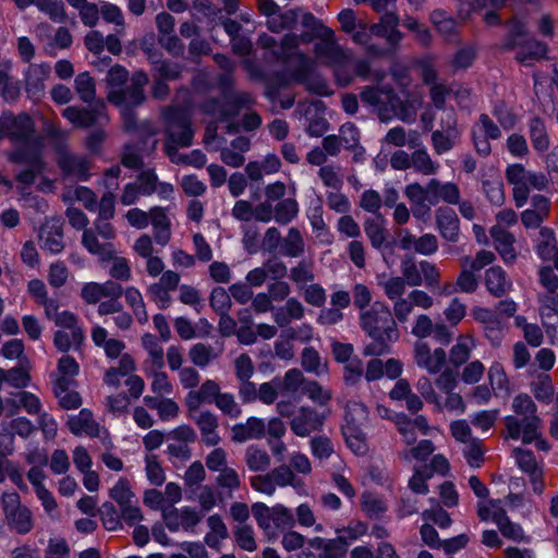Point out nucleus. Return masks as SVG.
<instances>
[{
	"label": "nucleus",
	"mask_w": 558,
	"mask_h": 558,
	"mask_svg": "<svg viewBox=\"0 0 558 558\" xmlns=\"http://www.w3.org/2000/svg\"><path fill=\"white\" fill-rule=\"evenodd\" d=\"M33 121L27 114L13 117L4 113L0 117V138L9 137L15 146L10 159L28 166V169L17 175L19 181L25 184L32 183L36 173L43 170L41 143L33 135Z\"/></svg>",
	"instance_id": "obj_1"
},
{
	"label": "nucleus",
	"mask_w": 558,
	"mask_h": 558,
	"mask_svg": "<svg viewBox=\"0 0 558 558\" xmlns=\"http://www.w3.org/2000/svg\"><path fill=\"white\" fill-rule=\"evenodd\" d=\"M317 40L314 44V65L322 64L330 66L339 85L345 86L353 80V75L361 77H372L380 81L379 73L371 74L369 63L367 61H352L349 50L341 47L331 28L322 26L317 29Z\"/></svg>",
	"instance_id": "obj_2"
},
{
	"label": "nucleus",
	"mask_w": 558,
	"mask_h": 558,
	"mask_svg": "<svg viewBox=\"0 0 558 558\" xmlns=\"http://www.w3.org/2000/svg\"><path fill=\"white\" fill-rule=\"evenodd\" d=\"M392 78L400 86V94L396 95L391 89L367 87L361 93V99L373 107L381 120L398 118L404 122H413L416 111L422 105V96L411 94L405 89L410 78L404 70H392Z\"/></svg>",
	"instance_id": "obj_3"
},
{
	"label": "nucleus",
	"mask_w": 558,
	"mask_h": 558,
	"mask_svg": "<svg viewBox=\"0 0 558 558\" xmlns=\"http://www.w3.org/2000/svg\"><path fill=\"white\" fill-rule=\"evenodd\" d=\"M312 40L313 37L310 33L288 34L281 41V54L292 81L302 83L306 89L319 96H328L331 94L328 84L315 73L312 59L299 49L300 45L308 44Z\"/></svg>",
	"instance_id": "obj_4"
},
{
	"label": "nucleus",
	"mask_w": 558,
	"mask_h": 558,
	"mask_svg": "<svg viewBox=\"0 0 558 558\" xmlns=\"http://www.w3.org/2000/svg\"><path fill=\"white\" fill-rule=\"evenodd\" d=\"M512 410L515 415L505 416V439L521 440L526 445L535 442L538 450L548 451L550 446L543 438L542 418L532 398L524 393L515 396Z\"/></svg>",
	"instance_id": "obj_5"
},
{
	"label": "nucleus",
	"mask_w": 558,
	"mask_h": 558,
	"mask_svg": "<svg viewBox=\"0 0 558 558\" xmlns=\"http://www.w3.org/2000/svg\"><path fill=\"white\" fill-rule=\"evenodd\" d=\"M360 322L363 330L374 341L365 348L367 355H380L387 352L391 343L399 339L397 322L389 306L384 302L376 301L367 311L360 312Z\"/></svg>",
	"instance_id": "obj_6"
},
{
	"label": "nucleus",
	"mask_w": 558,
	"mask_h": 558,
	"mask_svg": "<svg viewBox=\"0 0 558 558\" xmlns=\"http://www.w3.org/2000/svg\"><path fill=\"white\" fill-rule=\"evenodd\" d=\"M165 119L167 121L168 140L165 145L166 153L173 162H186L195 168H202L206 163L205 155L199 150H193L184 159L177 156L178 146L186 147L192 145L193 130L186 113L179 109L167 111Z\"/></svg>",
	"instance_id": "obj_7"
},
{
	"label": "nucleus",
	"mask_w": 558,
	"mask_h": 558,
	"mask_svg": "<svg viewBox=\"0 0 558 558\" xmlns=\"http://www.w3.org/2000/svg\"><path fill=\"white\" fill-rule=\"evenodd\" d=\"M508 182L513 186V198L518 207L525 205L531 191L544 190L547 179L543 173L526 170L522 165H510L506 171Z\"/></svg>",
	"instance_id": "obj_8"
},
{
	"label": "nucleus",
	"mask_w": 558,
	"mask_h": 558,
	"mask_svg": "<svg viewBox=\"0 0 558 558\" xmlns=\"http://www.w3.org/2000/svg\"><path fill=\"white\" fill-rule=\"evenodd\" d=\"M399 17L395 12H386L381 15L379 23L367 25L360 21L357 28L350 33L354 43L366 45L372 35L385 38L390 45H397L402 39V34L398 29Z\"/></svg>",
	"instance_id": "obj_9"
},
{
	"label": "nucleus",
	"mask_w": 558,
	"mask_h": 558,
	"mask_svg": "<svg viewBox=\"0 0 558 558\" xmlns=\"http://www.w3.org/2000/svg\"><path fill=\"white\" fill-rule=\"evenodd\" d=\"M477 514L482 521H490L497 524L499 531L505 537L514 541L523 537V531L520 525L509 521L499 499L480 501L477 505Z\"/></svg>",
	"instance_id": "obj_10"
},
{
	"label": "nucleus",
	"mask_w": 558,
	"mask_h": 558,
	"mask_svg": "<svg viewBox=\"0 0 558 558\" xmlns=\"http://www.w3.org/2000/svg\"><path fill=\"white\" fill-rule=\"evenodd\" d=\"M413 361L427 374L440 375L446 371L448 353L440 347H432L425 340H416L413 345Z\"/></svg>",
	"instance_id": "obj_11"
},
{
	"label": "nucleus",
	"mask_w": 558,
	"mask_h": 558,
	"mask_svg": "<svg viewBox=\"0 0 558 558\" xmlns=\"http://www.w3.org/2000/svg\"><path fill=\"white\" fill-rule=\"evenodd\" d=\"M2 508L8 525L20 534L33 529L32 511L21 504L20 496L14 492L2 494Z\"/></svg>",
	"instance_id": "obj_12"
},
{
	"label": "nucleus",
	"mask_w": 558,
	"mask_h": 558,
	"mask_svg": "<svg viewBox=\"0 0 558 558\" xmlns=\"http://www.w3.org/2000/svg\"><path fill=\"white\" fill-rule=\"evenodd\" d=\"M525 34L524 26H513L508 46L518 49L515 58L521 64L532 65L534 62L546 58L547 46L535 39L524 40Z\"/></svg>",
	"instance_id": "obj_13"
},
{
	"label": "nucleus",
	"mask_w": 558,
	"mask_h": 558,
	"mask_svg": "<svg viewBox=\"0 0 558 558\" xmlns=\"http://www.w3.org/2000/svg\"><path fill=\"white\" fill-rule=\"evenodd\" d=\"M436 388L445 395V399L440 397V404H434L438 410H445L454 414L465 412V403L460 393L456 392L458 385L457 376L450 369L445 371L435 379Z\"/></svg>",
	"instance_id": "obj_14"
},
{
	"label": "nucleus",
	"mask_w": 558,
	"mask_h": 558,
	"mask_svg": "<svg viewBox=\"0 0 558 558\" xmlns=\"http://www.w3.org/2000/svg\"><path fill=\"white\" fill-rule=\"evenodd\" d=\"M252 102L253 98L251 95L241 93L227 99L223 104L218 101L208 104L206 106V111L217 117L220 122H226V128L229 130V132H233L236 131L238 128H235L233 123L229 121V118L236 114L241 107L250 106Z\"/></svg>",
	"instance_id": "obj_15"
},
{
	"label": "nucleus",
	"mask_w": 558,
	"mask_h": 558,
	"mask_svg": "<svg viewBox=\"0 0 558 558\" xmlns=\"http://www.w3.org/2000/svg\"><path fill=\"white\" fill-rule=\"evenodd\" d=\"M513 454L519 469L529 476L533 493L542 495L545 488L542 464L536 461L530 450L517 448L513 450Z\"/></svg>",
	"instance_id": "obj_16"
},
{
	"label": "nucleus",
	"mask_w": 558,
	"mask_h": 558,
	"mask_svg": "<svg viewBox=\"0 0 558 558\" xmlns=\"http://www.w3.org/2000/svg\"><path fill=\"white\" fill-rule=\"evenodd\" d=\"M62 116L75 128H88L107 120L104 102H96L90 109L71 106L63 110Z\"/></svg>",
	"instance_id": "obj_17"
},
{
	"label": "nucleus",
	"mask_w": 558,
	"mask_h": 558,
	"mask_svg": "<svg viewBox=\"0 0 558 558\" xmlns=\"http://www.w3.org/2000/svg\"><path fill=\"white\" fill-rule=\"evenodd\" d=\"M474 146L478 154L487 156L490 153L489 140H497L501 133L487 114H482L472 129Z\"/></svg>",
	"instance_id": "obj_18"
},
{
	"label": "nucleus",
	"mask_w": 558,
	"mask_h": 558,
	"mask_svg": "<svg viewBox=\"0 0 558 558\" xmlns=\"http://www.w3.org/2000/svg\"><path fill=\"white\" fill-rule=\"evenodd\" d=\"M442 116L441 125L446 131H436L432 136L434 149L439 155L449 151L459 135L458 131L453 128L456 124L454 112L451 109H444Z\"/></svg>",
	"instance_id": "obj_19"
},
{
	"label": "nucleus",
	"mask_w": 558,
	"mask_h": 558,
	"mask_svg": "<svg viewBox=\"0 0 558 558\" xmlns=\"http://www.w3.org/2000/svg\"><path fill=\"white\" fill-rule=\"evenodd\" d=\"M163 522L171 532L191 530L199 522L198 512L191 507L171 508L163 511Z\"/></svg>",
	"instance_id": "obj_20"
},
{
	"label": "nucleus",
	"mask_w": 558,
	"mask_h": 558,
	"mask_svg": "<svg viewBox=\"0 0 558 558\" xmlns=\"http://www.w3.org/2000/svg\"><path fill=\"white\" fill-rule=\"evenodd\" d=\"M324 415L310 408H301L292 417L290 427L299 437H306L311 433L320 428L324 422Z\"/></svg>",
	"instance_id": "obj_21"
},
{
	"label": "nucleus",
	"mask_w": 558,
	"mask_h": 558,
	"mask_svg": "<svg viewBox=\"0 0 558 558\" xmlns=\"http://www.w3.org/2000/svg\"><path fill=\"white\" fill-rule=\"evenodd\" d=\"M66 424L75 436L101 437L102 429L88 409H83L77 414L70 415Z\"/></svg>",
	"instance_id": "obj_22"
},
{
	"label": "nucleus",
	"mask_w": 558,
	"mask_h": 558,
	"mask_svg": "<svg viewBox=\"0 0 558 558\" xmlns=\"http://www.w3.org/2000/svg\"><path fill=\"white\" fill-rule=\"evenodd\" d=\"M393 422L408 445H412L416 440V430L423 435H428L432 429L426 418L422 415L411 420L405 414L399 413L395 415Z\"/></svg>",
	"instance_id": "obj_23"
},
{
	"label": "nucleus",
	"mask_w": 558,
	"mask_h": 558,
	"mask_svg": "<svg viewBox=\"0 0 558 558\" xmlns=\"http://www.w3.org/2000/svg\"><path fill=\"white\" fill-rule=\"evenodd\" d=\"M471 314L476 322L484 325L487 339L494 345H498L502 338V325L498 315L493 310L482 306L473 307Z\"/></svg>",
	"instance_id": "obj_24"
},
{
	"label": "nucleus",
	"mask_w": 558,
	"mask_h": 558,
	"mask_svg": "<svg viewBox=\"0 0 558 558\" xmlns=\"http://www.w3.org/2000/svg\"><path fill=\"white\" fill-rule=\"evenodd\" d=\"M490 236L494 241L495 250L498 252L504 263L513 264L518 256L513 234L500 228V226H494L490 229Z\"/></svg>",
	"instance_id": "obj_25"
},
{
	"label": "nucleus",
	"mask_w": 558,
	"mask_h": 558,
	"mask_svg": "<svg viewBox=\"0 0 558 558\" xmlns=\"http://www.w3.org/2000/svg\"><path fill=\"white\" fill-rule=\"evenodd\" d=\"M122 288L120 284L108 280L104 283L87 282L81 291L82 299L88 304H96L106 296H121Z\"/></svg>",
	"instance_id": "obj_26"
},
{
	"label": "nucleus",
	"mask_w": 558,
	"mask_h": 558,
	"mask_svg": "<svg viewBox=\"0 0 558 558\" xmlns=\"http://www.w3.org/2000/svg\"><path fill=\"white\" fill-rule=\"evenodd\" d=\"M231 430V438L235 442L259 439L266 434V421L260 417L251 416L244 423L235 424Z\"/></svg>",
	"instance_id": "obj_27"
},
{
	"label": "nucleus",
	"mask_w": 558,
	"mask_h": 558,
	"mask_svg": "<svg viewBox=\"0 0 558 558\" xmlns=\"http://www.w3.org/2000/svg\"><path fill=\"white\" fill-rule=\"evenodd\" d=\"M128 80V71L121 65L112 66L107 75V84L109 87L108 99L120 109L124 107L125 89L122 85Z\"/></svg>",
	"instance_id": "obj_28"
},
{
	"label": "nucleus",
	"mask_w": 558,
	"mask_h": 558,
	"mask_svg": "<svg viewBox=\"0 0 558 558\" xmlns=\"http://www.w3.org/2000/svg\"><path fill=\"white\" fill-rule=\"evenodd\" d=\"M50 66L45 63L31 64L25 72L26 90L31 97L37 98L45 90V82L49 77Z\"/></svg>",
	"instance_id": "obj_29"
},
{
	"label": "nucleus",
	"mask_w": 558,
	"mask_h": 558,
	"mask_svg": "<svg viewBox=\"0 0 558 558\" xmlns=\"http://www.w3.org/2000/svg\"><path fill=\"white\" fill-rule=\"evenodd\" d=\"M434 331H436L437 337L442 342H448L450 339V333L448 332L446 326L437 325L435 326L432 318L426 314L418 315L411 329V333L417 338V340H424L429 337Z\"/></svg>",
	"instance_id": "obj_30"
},
{
	"label": "nucleus",
	"mask_w": 558,
	"mask_h": 558,
	"mask_svg": "<svg viewBox=\"0 0 558 558\" xmlns=\"http://www.w3.org/2000/svg\"><path fill=\"white\" fill-rule=\"evenodd\" d=\"M485 287L488 292L500 298L512 289V281L500 266H493L485 272Z\"/></svg>",
	"instance_id": "obj_31"
},
{
	"label": "nucleus",
	"mask_w": 558,
	"mask_h": 558,
	"mask_svg": "<svg viewBox=\"0 0 558 558\" xmlns=\"http://www.w3.org/2000/svg\"><path fill=\"white\" fill-rule=\"evenodd\" d=\"M148 77L143 72H136L132 76V84L125 89L124 107L121 113L124 118L131 117V108L144 100L143 87L147 84Z\"/></svg>",
	"instance_id": "obj_32"
},
{
	"label": "nucleus",
	"mask_w": 558,
	"mask_h": 558,
	"mask_svg": "<svg viewBox=\"0 0 558 558\" xmlns=\"http://www.w3.org/2000/svg\"><path fill=\"white\" fill-rule=\"evenodd\" d=\"M39 241L43 248L52 254H58L63 250L61 227L56 221H47L39 230Z\"/></svg>",
	"instance_id": "obj_33"
},
{
	"label": "nucleus",
	"mask_w": 558,
	"mask_h": 558,
	"mask_svg": "<svg viewBox=\"0 0 558 558\" xmlns=\"http://www.w3.org/2000/svg\"><path fill=\"white\" fill-rule=\"evenodd\" d=\"M347 535H338L336 539L315 537L310 541L312 547L323 550L322 558H342L348 550Z\"/></svg>",
	"instance_id": "obj_34"
},
{
	"label": "nucleus",
	"mask_w": 558,
	"mask_h": 558,
	"mask_svg": "<svg viewBox=\"0 0 558 558\" xmlns=\"http://www.w3.org/2000/svg\"><path fill=\"white\" fill-rule=\"evenodd\" d=\"M149 222L154 228L155 240L159 245H166L170 238V219L167 215V210L161 207H154L150 209Z\"/></svg>",
	"instance_id": "obj_35"
},
{
	"label": "nucleus",
	"mask_w": 558,
	"mask_h": 558,
	"mask_svg": "<svg viewBox=\"0 0 558 558\" xmlns=\"http://www.w3.org/2000/svg\"><path fill=\"white\" fill-rule=\"evenodd\" d=\"M142 344L148 354L144 362V371L149 368L161 369L165 365V353L156 337L151 333H144Z\"/></svg>",
	"instance_id": "obj_36"
},
{
	"label": "nucleus",
	"mask_w": 558,
	"mask_h": 558,
	"mask_svg": "<svg viewBox=\"0 0 558 558\" xmlns=\"http://www.w3.org/2000/svg\"><path fill=\"white\" fill-rule=\"evenodd\" d=\"M83 246L100 260H109L116 254V248L111 242H100L93 230H85L82 236Z\"/></svg>",
	"instance_id": "obj_37"
},
{
	"label": "nucleus",
	"mask_w": 558,
	"mask_h": 558,
	"mask_svg": "<svg viewBox=\"0 0 558 558\" xmlns=\"http://www.w3.org/2000/svg\"><path fill=\"white\" fill-rule=\"evenodd\" d=\"M539 315L546 332L553 344H558V337L555 335L557 328L549 320L558 315V300L554 295H544L539 298Z\"/></svg>",
	"instance_id": "obj_38"
},
{
	"label": "nucleus",
	"mask_w": 558,
	"mask_h": 558,
	"mask_svg": "<svg viewBox=\"0 0 558 558\" xmlns=\"http://www.w3.org/2000/svg\"><path fill=\"white\" fill-rule=\"evenodd\" d=\"M437 223L441 235L450 241H458L459 219L456 213L450 208H439L437 210Z\"/></svg>",
	"instance_id": "obj_39"
},
{
	"label": "nucleus",
	"mask_w": 558,
	"mask_h": 558,
	"mask_svg": "<svg viewBox=\"0 0 558 558\" xmlns=\"http://www.w3.org/2000/svg\"><path fill=\"white\" fill-rule=\"evenodd\" d=\"M62 171L66 175H71L81 180L88 178L89 165L83 157L73 156L70 154H62L58 160Z\"/></svg>",
	"instance_id": "obj_40"
},
{
	"label": "nucleus",
	"mask_w": 558,
	"mask_h": 558,
	"mask_svg": "<svg viewBox=\"0 0 558 558\" xmlns=\"http://www.w3.org/2000/svg\"><path fill=\"white\" fill-rule=\"evenodd\" d=\"M259 9L268 16L267 24L274 32H280L283 28H288L294 20L292 13L277 15V5L271 0H259Z\"/></svg>",
	"instance_id": "obj_41"
},
{
	"label": "nucleus",
	"mask_w": 558,
	"mask_h": 558,
	"mask_svg": "<svg viewBox=\"0 0 558 558\" xmlns=\"http://www.w3.org/2000/svg\"><path fill=\"white\" fill-rule=\"evenodd\" d=\"M404 195L412 205V211L415 218H427V207L425 203L426 185L420 183H411L405 186Z\"/></svg>",
	"instance_id": "obj_42"
},
{
	"label": "nucleus",
	"mask_w": 558,
	"mask_h": 558,
	"mask_svg": "<svg viewBox=\"0 0 558 558\" xmlns=\"http://www.w3.org/2000/svg\"><path fill=\"white\" fill-rule=\"evenodd\" d=\"M474 348L475 340L472 336H459L449 351L450 363L456 367L463 365L470 359Z\"/></svg>",
	"instance_id": "obj_43"
},
{
	"label": "nucleus",
	"mask_w": 558,
	"mask_h": 558,
	"mask_svg": "<svg viewBox=\"0 0 558 558\" xmlns=\"http://www.w3.org/2000/svg\"><path fill=\"white\" fill-rule=\"evenodd\" d=\"M196 424L201 430L202 439L207 446L219 444L220 436L217 433L218 420L216 415L209 412H202L196 418Z\"/></svg>",
	"instance_id": "obj_44"
},
{
	"label": "nucleus",
	"mask_w": 558,
	"mask_h": 558,
	"mask_svg": "<svg viewBox=\"0 0 558 558\" xmlns=\"http://www.w3.org/2000/svg\"><path fill=\"white\" fill-rule=\"evenodd\" d=\"M342 433L349 449L356 456L368 452V444L362 427L342 426Z\"/></svg>",
	"instance_id": "obj_45"
},
{
	"label": "nucleus",
	"mask_w": 558,
	"mask_h": 558,
	"mask_svg": "<svg viewBox=\"0 0 558 558\" xmlns=\"http://www.w3.org/2000/svg\"><path fill=\"white\" fill-rule=\"evenodd\" d=\"M73 384H64L63 379H56L54 392L59 403L64 409H76L82 404V399L77 391L72 389Z\"/></svg>",
	"instance_id": "obj_46"
},
{
	"label": "nucleus",
	"mask_w": 558,
	"mask_h": 558,
	"mask_svg": "<svg viewBox=\"0 0 558 558\" xmlns=\"http://www.w3.org/2000/svg\"><path fill=\"white\" fill-rule=\"evenodd\" d=\"M301 364L307 373L315 374L316 376H322L328 373L327 363L323 361L319 353L311 347H307L302 351Z\"/></svg>",
	"instance_id": "obj_47"
},
{
	"label": "nucleus",
	"mask_w": 558,
	"mask_h": 558,
	"mask_svg": "<svg viewBox=\"0 0 558 558\" xmlns=\"http://www.w3.org/2000/svg\"><path fill=\"white\" fill-rule=\"evenodd\" d=\"M144 402L150 409H156L162 421H171L178 416L179 407L172 399H158L156 397L146 396Z\"/></svg>",
	"instance_id": "obj_48"
},
{
	"label": "nucleus",
	"mask_w": 558,
	"mask_h": 558,
	"mask_svg": "<svg viewBox=\"0 0 558 558\" xmlns=\"http://www.w3.org/2000/svg\"><path fill=\"white\" fill-rule=\"evenodd\" d=\"M368 418V411L360 401H349L345 407L344 423L342 426L363 427Z\"/></svg>",
	"instance_id": "obj_49"
},
{
	"label": "nucleus",
	"mask_w": 558,
	"mask_h": 558,
	"mask_svg": "<svg viewBox=\"0 0 558 558\" xmlns=\"http://www.w3.org/2000/svg\"><path fill=\"white\" fill-rule=\"evenodd\" d=\"M557 242L553 230L541 229L536 243V253L544 260H550L557 254Z\"/></svg>",
	"instance_id": "obj_50"
},
{
	"label": "nucleus",
	"mask_w": 558,
	"mask_h": 558,
	"mask_svg": "<svg viewBox=\"0 0 558 558\" xmlns=\"http://www.w3.org/2000/svg\"><path fill=\"white\" fill-rule=\"evenodd\" d=\"M122 294H124L125 301L132 308L138 323H147L148 314L141 291L135 287H128L124 291H122Z\"/></svg>",
	"instance_id": "obj_51"
},
{
	"label": "nucleus",
	"mask_w": 558,
	"mask_h": 558,
	"mask_svg": "<svg viewBox=\"0 0 558 558\" xmlns=\"http://www.w3.org/2000/svg\"><path fill=\"white\" fill-rule=\"evenodd\" d=\"M209 531L205 536V542L210 548L218 549L221 542L227 537L226 524L219 515H210L207 520Z\"/></svg>",
	"instance_id": "obj_52"
},
{
	"label": "nucleus",
	"mask_w": 558,
	"mask_h": 558,
	"mask_svg": "<svg viewBox=\"0 0 558 558\" xmlns=\"http://www.w3.org/2000/svg\"><path fill=\"white\" fill-rule=\"evenodd\" d=\"M84 340L83 329L64 330L59 329L54 333V345L59 351L68 352L72 348H77Z\"/></svg>",
	"instance_id": "obj_53"
},
{
	"label": "nucleus",
	"mask_w": 558,
	"mask_h": 558,
	"mask_svg": "<svg viewBox=\"0 0 558 558\" xmlns=\"http://www.w3.org/2000/svg\"><path fill=\"white\" fill-rule=\"evenodd\" d=\"M7 478H10L20 489L26 488L20 465L2 457L0 458V483H3Z\"/></svg>",
	"instance_id": "obj_54"
},
{
	"label": "nucleus",
	"mask_w": 558,
	"mask_h": 558,
	"mask_svg": "<svg viewBox=\"0 0 558 558\" xmlns=\"http://www.w3.org/2000/svg\"><path fill=\"white\" fill-rule=\"evenodd\" d=\"M530 138L535 150L544 153L548 149V134L544 122L538 118H534L530 122Z\"/></svg>",
	"instance_id": "obj_55"
},
{
	"label": "nucleus",
	"mask_w": 558,
	"mask_h": 558,
	"mask_svg": "<svg viewBox=\"0 0 558 558\" xmlns=\"http://www.w3.org/2000/svg\"><path fill=\"white\" fill-rule=\"evenodd\" d=\"M385 141L395 146L402 147L408 145L409 147L414 148L418 145L420 136L415 131H411L407 134L402 128L397 126L388 131Z\"/></svg>",
	"instance_id": "obj_56"
},
{
	"label": "nucleus",
	"mask_w": 558,
	"mask_h": 558,
	"mask_svg": "<svg viewBox=\"0 0 558 558\" xmlns=\"http://www.w3.org/2000/svg\"><path fill=\"white\" fill-rule=\"evenodd\" d=\"M514 324L522 329L523 337L532 347H539L543 343V331L536 324L527 323L524 316H514Z\"/></svg>",
	"instance_id": "obj_57"
},
{
	"label": "nucleus",
	"mask_w": 558,
	"mask_h": 558,
	"mask_svg": "<svg viewBox=\"0 0 558 558\" xmlns=\"http://www.w3.org/2000/svg\"><path fill=\"white\" fill-rule=\"evenodd\" d=\"M252 511L258 525L265 531V533L269 537H275L277 532H275L274 525V508L270 509L264 504L258 502L253 505Z\"/></svg>",
	"instance_id": "obj_58"
},
{
	"label": "nucleus",
	"mask_w": 558,
	"mask_h": 558,
	"mask_svg": "<svg viewBox=\"0 0 558 558\" xmlns=\"http://www.w3.org/2000/svg\"><path fill=\"white\" fill-rule=\"evenodd\" d=\"M216 484L228 496H232V493L241 486V477L236 470L229 466L218 472Z\"/></svg>",
	"instance_id": "obj_59"
},
{
	"label": "nucleus",
	"mask_w": 558,
	"mask_h": 558,
	"mask_svg": "<svg viewBox=\"0 0 558 558\" xmlns=\"http://www.w3.org/2000/svg\"><path fill=\"white\" fill-rule=\"evenodd\" d=\"M377 282L378 286L384 289L387 298L392 302L402 298L405 292V281L401 277L385 279L384 276H377Z\"/></svg>",
	"instance_id": "obj_60"
},
{
	"label": "nucleus",
	"mask_w": 558,
	"mask_h": 558,
	"mask_svg": "<svg viewBox=\"0 0 558 558\" xmlns=\"http://www.w3.org/2000/svg\"><path fill=\"white\" fill-rule=\"evenodd\" d=\"M411 166L424 175L435 174L439 165L434 162L425 149H417L411 156Z\"/></svg>",
	"instance_id": "obj_61"
},
{
	"label": "nucleus",
	"mask_w": 558,
	"mask_h": 558,
	"mask_svg": "<svg viewBox=\"0 0 558 558\" xmlns=\"http://www.w3.org/2000/svg\"><path fill=\"white\" fill-rule=\"evenodd\" d=\"M365 233L368 236L372 245L376 248H380L386 242V230L384 228V221L380 217L366 220Z\"/></svg>",
	"instance_id": "obj_62"
},
{
	"label": "nucleus",
	"mask_w": 558,
	"mask_h": 558,
	"mask_svg": "<svg viewBox=\"0 0 558 558\" xmlns=\"http://www.w3.org/2000/svg\"><path fill=\"white\" fill-rule=\"evenodd\" d=\"M145 373L151 377L150 387L154 393L157 396H168L172 393L173 386L166 373L154 368L145 369Z\"/></svg>",
	"instance_id": "obj_63"
},
{
	"label": "nucleus",
	"mask_w": 558,
	"mask_h": 558,
	"mask_svg": "<svg viewBox=\"0 0 558 558\" xmlns=\"http://www.w3.org/2000/svg\"><path fill=\"white\" fill-rule=\"evenodd\" d=\"M245 461L248 469L252 471L265 470L270 464V458L268 453L256 446H250L246 449Z\"/></svg>",
	"instance_id": "obj_64"
}]
</instances>
